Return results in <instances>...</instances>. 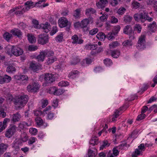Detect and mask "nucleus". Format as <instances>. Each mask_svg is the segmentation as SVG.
Listing matches in <instances>:
<instances>
[{"mask_svg":"<svg viewBox=\"0 0 157 157\" xmlns=\"http://www.w3.org/2000/svg\"><path fill=\"white\" fill-rule=\"evenodd\" d=\"M147 5L149 6H157V1L155 2L154 0H147Z\"/></svg>","mask_w":157,"mask_h":157,"instance_id":"nucleus-48","label":"nucleus"},{"mask_svg":"<svg viewBox=\"0 0 157 157\" xmlns=\"http://www.w3.org/2000/svg\"><path fill=\"white\" fill-rule=\"evenodd\" d=\"M119 111L118 110H117L114 112V114L113 115V117L112 118V121H116V118H117L119 115Z\"/></svg>","mask_w":157,"mask_h":157,"instance_id":"nucleus-47","label":"nucleus"},{"mask_svg":"<svg viewBox=\"0 0 157 157\" xmlns=\"http://www.w3.org/2000/svg\"><path fill=\"white\" fill-rule=\"evenodd\" d=\"M16 131V128H9L6 132L5 136L9 138H10L14 134Z\"/></svg>","mask_w":157,"mask_h":157,"instance_id":"nucleus-15","label":"nucleus"},{"mask_svg":"<svg viewBox=\"0 0 157 157\" xmlns=\"http://www.w3.org/2000/svg\"><path fill=\"white\" fill-rule=\"evenodd\" d=\"M123 33L125 34L129 35V38L131 39H133L134 38V32L131 25H128L126 26L124 29Z\"/></svg>","mask_w":157,"mask_h":157,"instance_id":"nucleus-6","label":"nucleus"},{"mask_svg":"<svg viewBox=\"0 0 157 157\" xmlns=\"http://www.w3.org/2000/svg\"><path fill=\"white\" fill-rule=\"evenodd\" d=\"M45 56H47L48 58L54 56V52L53 51L51 50L46 49L44 51Z\"/></svg>","mask_w":157,"mask_h":157,"instance_id":"nucleus-29","label":"nucleus"},{"mask_svg":"<svg viewBox=\"0 0 157 157\" xmlns=\"http://www.w3.org/2000/svg\"><path fill=\"white\" fill-rule=\"evenodd\" d=\"M11 49V53L16 56L22 55L23 52L22 49L17 46H12Z\"/></svg>","mask_w":157,"mask_h":157,"instance_id":"nucleus-5","label":"nucleus"},{"mask_svg":"<svg viewBox=\"0 0 157 157\" xmlns=\"http://www.w3.org/2000/svg\"><path fill=\"white\" fill-rule=\"evenodd\" d=\"M57 60V58L55 56H53L48 58L47 60V64L49 65L52 64Z\"/></svg>","mask_w":157,"mask_h":157,"instance_id":"nucleus-26","label":"nucleus"},{"mask_svg":"<svg viewBox=\"0 0 157 157\" xmlns=\"http://www.w3.org/2000/svg\"><path fill=\"white\" fill-rule=\"evenodd\" d=\"M141 151L138 149H136L135 150V152L132 154V157H137V156L139 155Z\"/></svg>","mask_w":157,"mask_h":157,"instance_id":"nucleus-58","label":"nucleus"},{"mask_svg":"<svg viewBox=\"0 0 157 157\" xmlns=\"http://www.w3.org/2000/svg\"><path fill=\"white\" fill-rule=\"evenodd\" d=\"M36 140H37V139L35 137H32L28 140V144L29 145H31L34 143Z\"/></svg>","mask_w":157,"mask_h":157,"instance_id":"nucleus-55","label":"nucleus"},{"mask_svg":"<svg viewBox=\"0 0 157 157\" xmlns=\"http://www.w3.org/2000/svg\"><path fill=\"white\" fill-rule=\"evenodd\" d=\"M29 67L34 71H38L40 68L39 65L37 63L33 62L30 63Z\"/></svg>","mask_w":157,"mask_h":157,"instance_id":"nucleus-18","label":"nucleus"},{"mask_svg":"<svg viewBox=\"0 0 157 157\" xmlns=\"http://www.w3.org/2000/svg\"><path fill=\"white\" fill-rule=\"evenodd\" d=\"M32 124V121H28L27 122L25 121H22L21 122L18 126V128H25V127H30Z\"/></svg>","mask_w":157,"mask_h":157,"instance_id":"nucleus-21","label":"nucleus"},{"mask_svg":"<svg viewBox=\"0 0 157 157\" xmlns=\"http://www.w3.org/2000/svg\"><path fill=\"white\" fill-rule=\"evenodd\" d=\"M115 35L112 32L106 35V37L109 40H113L115 38L114 36Z\"/></svg>","mask_w":157,"mask_h":157,"instance_id":"nucleus-52","label":"nucleus"},{"mask_svg":"<svg viewBox=\"0 0 157 157\" xmlns=\"http://www.w3.org/2000/svg\"><path fill=\"white\" fill-rule=\"evenodd\" d=\"M133 8L134 9H137L139 8L140 6V4L136 1H134L132 3Z\"/></svg>","mask_w":157,"mask_h":157,"instance_id":"nucleus-51","label":"nucleus"},{"mask_svg":"<svg viewBox=\"0 0 157 157\" xmlns=\"http://www.w3.org/2000/svg\"><path fill=\"white\" fill-rule=\"evenodd\" d=\"M96 12L95 10L92 8H89L86 10V15L90 16L92 14H93Z\"/></svg>","mask_w":157,"mask_h":157,"instance_id":"nucleus-31","label":"nucleus"},{"mask_svg":"<svg viewBox=\"0 0 157 157\" xmlns=\"http://www.w3.org/2000/svg\"><path fill=\"white\" fill-rule=\"evenodd\" d=\"M10 32L15 36H17L19 38H21L22 35V33L20 30L17 28L12 29Z\"/></svg>","mask_w":157,"mask_h":157,"instance_id":"nucleus-13","label":"nucleus"},{"mask_svg":"<svg viewBox=\"0 0 157 157\" xmlns=\"http://www.w3.org/2000/svg\"><path fill=\"white\" fill-rule=\"evenodd\" d=\"M28 97L26 95L21 96L14 101L15 104L18 107H22L25 105L28 100Z\"/></svg>","mask_w":157,"mask_h":157,"instance_id":"nucleus-1","label":"nucleus"},{"mask_svg":"<svg viewBox=\"0 0 157 157\" xmlns=\"http://www.w3.org/2000/svg\"><path fill=\"white\" fill-rule=\"evenodd\" d=\"M36 122L38 125H41L43 123L42 120L40 117H37L35 119Z\"/></svg>","mask_w":157,"mask_h":157,"instance_id":"nucleus-49","label":"nucleus"},{"mask_svg":"<svg viewBox=\"0 0 157 157\" xmlns=\"http://www.w3.org/2000/svg\"><path fill=\"white\" fill-rule=\"evenodd\" d=\"M72 39L73 40L72 43L73 44H81L83 43V40L82 39L78 40V36L75 35L72 37Z\"/></svg>","mask_w":157,"mask_h":157,"instance_id":"nucleus-17","label":"nucleus"},{"mask_svg":"<svg viewBox=\"0 0 157 157\" xmlns=\"http://www.w3.org/2000/svg\"><path fill=\"white\" fill-rule=\"evenodd\" d=\"M79 73V72L77 70H75L72 71L68 75L69 78L73 79L75 78L76 75Z\"/></svg>","mask_w":157,"mask_h":157,"instance_id":"nucleus-33","label":"nucleus"},{"mask_svg":"<svg viewBox=\"0 0 157 157\" xmlns=\"http://www.w3.org/2000/svg\"><path fill=\"white\" fill-rule=\"evenodd\" d=\"M99 142L98 138L97 136L93 135L89 143L90 145L94 146L98 144Z\"/></svg>","mask_w":157,"mask_h":157,"instance_id":"nucleus-19","label":"nucleus"},{"mask_svg":"<svg viewBox=\"0 0 157 157\" xmlns=\"http://www.w3.org/2000/svg\"><path fill=\"white\" fill-rule=\"evenodd\" d=\"M58 23L60 28L66 27V30L68 31L71 27V23L68 21L67 19L65 17L60 18L58 20Z\"/></svg>","mask_w":157,"mask_h":157,"instance_id":"nucleus-2","label":"nucleus"},{"mask_svg":"<svg viewBox=\"0 0 157 157\" xmlns=\"http://www.w3.org/2000/svg\"><path fill=\"white\" fill-rule=\"evenodd\" d=\"M16 69L14 67L11 65H8L6 69V71L9 73H13V71H15Z\"/></svg>","mask_w":157,"mask_h":157,"instance_id":"nucleus-38","label":"nucleus"},{"mask_svg":"<svg viewBox=\"0 0 157 157\" xmlns=\"http://www.w3.org/2000/svg\"><path fill=\"white\" fill-rule=\"evenodd\" d=\"M111 54L114 58H118L120 55V51L119 50H115L110 51Z\"/></svg>","mask_w":157,"mask_h":157,"instance_id":"nucleus-23","label":"nucleus"},{"mask_svg":"<svg viewBox=\"0 0 157 157\" xmlns=\"http://www.w3.org/2000/svg\"><path fill=\"white\" fill-rule=\"evenodd\" d=\"M50 90L52 91V93H53L54 94L56 95H60L63 92L62 89H56V87H54L51 88Z\"/></svg>","mask_w":157,"mask_h":157,"instance_id":"nucleus-16","label":"nucleus"},{"mask_svg":"<svg viewBox=\"0 0 157 157\" xmlns=\"http://www.w3.org/2000/svg\"><path fill=\"white\" fill-rule=\"evenodd\" d=\"M48 36L45 34L38 35V41L39 44H44L48 43Z\"/></svg>","mask_w":157,"mask_h":157,"instance_id":"nucleus-8","label":"nucleus"},{"mask_svg":"<svg viewBox=\"0 0 157 157\" xmlns=\"http://www.w3.org/2000/svg\"><path fill=\"white\" fill-rule=\"evenodd\" d=\"M80 61V59L78 57H75L73 58V61L71 62L72 65H75Z\"/></svg>","mask_w":157,"mask_h":157,"instance_id":"nucleus-57","label":"nucleus"},{"mask_svg":"<svg viewBox=\"0 0 157 157\" xmlns=\"http://www.w3.org/2000/svg\"><path fill=\"white\" fill-rule=\"evenodd\" d=\"M129 146V145L127 144L126 143L124 142L117 146V148H119V149H126Z\"/></svg>","mask_w":157,"mask_h":157,"instance_id":"nucleus-41","label":"nucleus"},{"mask_svg":"<svg viewBox=\"0 0 157 157\" xmlns=\"http://www.w3.org/2000/svg\"><path fill=\"white\" fill-rule=\"evenodd\" d=\"M17 80H21L23 81V82L26 83L28 82L29 78L26 75H17L15 77Z\"/></svg>","mask_w":157,"mask_h":157,"instance_id":"nucleus-14","label":"nucleus"},{"mask_svg":"<svg viewBox=\"0 0 157 157\" xmlns=\"http://www.w3.org/2000/svg\"><path fill=\"white\" fill-rule=\"evenodd\" d=\"M4 38L7 41H9L10 39L12 37V34L8 33L6 32L3 35Z\"/></svg>","mask_w":157,"mask_h":157,"instance_id":"nucleus-37","label":"nucleus"},{"mask_svg":"<svg viewBox=\"0 0 157 157\" xmlns=\"http://www.w3.org/2000/svg\"><path fill=\"white\" fill-rule=\"evenodd\" d=\"M25 5L26 6L25 8L23 9V11L24 12H25L28 11L31 8L34 6L35 5L33 4V2L31 1H28L25 3Z\"/></svg>","mask_w":157,"mask_h":157,"instance_id":"nucleus-12","label":"nucleus"},{"mask_svg":"<svg viewBox=\"0 0 157 157\" xmlns=\"http://www.w3.org/2000/svg\"><path fill=\"white\" fill-rule=\"evenodd\" d=\"M13 117L12 121L13 122H16L18 121L21 118V116L18 112H17L13 115Z\"/></svg>","mask_w":157,"mask_h":157,"instance_id":"nucleus-24","label":"nucleus"},{"mask_svg":"<svg viewBox=\"0 0 157 157\" xmlns=\"http://www.w3.org/2000/svg\"><path fill=\"white\" fill-rule=\"evenodd\" d=\"M41 107L42 108L45 107L48 104V101L47 100H41Z\"/></svg>","mask_w":157,"mask_h":157,"instance_id":"nucleus-63","label":"nucleus"},{"mask_svg":"<svg viewBox=\"0 0 157 157\" xmlns=\"http://www.w3.org/2000/svg\"><path fill=\"white\" fill-rule=\"evenodd\" d=\"M69 83L67 81H61L59 83V86H65L69 85Z\"/></svg>","mask_w":157,"mask_h":157,"instance_id":"nucleus-64","label":"nucleus"},{"mask_svg":"<svg viewBox=\"0 0 157 157\" xmlns=\"http://www.w3.org/2000/svg\"><path fill=\"white\" fill-rule=\"evenodd\" d=\"M63 35L61 33L58 35L56 37V40L58 42H61L62 41L63 39Z\"/></svg>","mask_w":157,"mask_h":157,"instance_id":"nucleus-60","label":"nucleus"},{"mask_svg":"<svg viewBox=\"0 0 157 157\" xmlns=\"http://www.w3.org/2000/svg\"><path fill=\"white\" fill-rule=\"evenodd\" d=\"M39 89V84L35 82L30 83L27 87V90L29 92H36Z\"/></svg>","mask_w":157,"mask_h":157,"instance_id":"nucleus-7","label":"nucleus"},{"mask_svg":"<svg viewBox=\"0 0 157 157\" xmlns=\"http://www.w3.org/2000/svg\"><path fill=\"white\" fill-rule=\"evenodd\" d=\"M37 49V47L33 45H30L28 48V50L30 51H34Z\"/></svg>","mask_w":157,"mask_h":157,"instance_id":"nucleus-54","label":"nucleus"},{"mask_svg":"<svg viewBox=\"0 0 157 157\" xmlns=\"http://www.w3.org/2000/svg\"><path fill=\"white\" fill-rule=\"evenodd\" d=\"M96 36L100 40L103 41L106 37V36L104 33L102 32H100L97 34Z\"/></svg>","mask_w":157,"mask_h":157,"instance_id":"nucleus-34","label":"nucleus"},{"mask_svg":"<svg viewBox=\"0 0 157 157\" xmlns=\"http://www.w3.org/2000/svg\"><path fill=\"white\" fill-rule=\"evenodd\" d=\"M81 10L80 9H77L74 10L73 13V16L75 19L80 18L81 15Z\"/></svg>","mask_w":157,"mask_h":157,"instance_id":"nucleus-30","label":"nucleus"},{"mask_svg":"<svg viewBox=\"0 0 157 157\" xmlns=\"http://www.w3.org/2000/svg\"><path fill=\"white\" fill-rule=\"evenodd\" d=\"M148 28L150 31L151 32H154L157 29L156 23L154 21L151 24L148 26Z\"/></svg>","mask_w":157,"mask_h":157,"instance_id":"nucleus-25","label":"nucleus"},{"mask_svg":"<svg viewBox=\"0 0 157 157\" xmlns=\"http://www.w3.org/2000/svg\"><path fill=\"white\" fill-rule=\"evenodd\" d=\"M148 13L144 11L139 13H137L134 14V18L136 21L141 22L142 23L144 22V19H146L145 16H147Z\"/></svg>","mask_w":157,"mask_h":157,"instance_id":"nucleus-3","label":"nucleus"},{"mask_svg":"<svg viewBox=\"0 0 157 157\" xmlns=\"http://www.w3.org/2000/svg\"><path fill=\"white\" fill-rule=\"evenodd\" d=\"M119 46V43L117 41H114L109 44L110 48H114Z\"/></svg>","mask_w":157,"mask_h":157,"instance_id":"nucleus-50","label":"nucleus"},{"mask_svg":"<svg viewBox=\"0 0 157 157\" xmlns=\"http://www.w3.org/2000/svg\"><path fill=\"white\" fill-rule=\"evenodd\" d=\"M132 18V17L129 15H125L124 17V21L126 22H129L131 21Z\"/></svg>","mask_w":157,"mask_h":157,"instance_id":"nucleus-44","label":"nucleus"},{"mask_svg":"<svg viewBox=\"0 0 157 157\" xmlns=\"http://www.w3.org/2000/svg\"><path fill=\"white\" fill-rule=\"evenodd\" d=\"M91 146H90L88 151V154L89 157H94L95 156L94 152L91 149Z\"/></svg>","mask_w":157,"mask_h":157,"instance_id":"nucleus-42","label":"nucleus"},{"mask_svg":"<svg viewBox=\"0 0 157 157\" xmlns=\"http://www.w3.org/2000/svg\"><path fill=\"white\" fill-rule=\"evenodd\" d=\"M109 145L110 144L108 143V141L106 140H105L103 141V144L100 147V150H103L105 147H108Z\"/></svg>","mask_w":157,"mask_h":157,"instance_id":"nucleus-39","label":"nucleus"},{"mask_svg":"<svg viewBox=\"0 0 157 157\" xmlns=\"http://www.w3.org/2000/svg\"><path fill=\"white\" fill-rule=\"evenodd\" d=\"M28 39L29 42L31 43H33L36 41L35 37L32 34H28L27 35Z\"/></svg>","mask_w":157,"mask_h":157,"instance_id":"nucleus-35","label":"nucleus"},{"mask_svg":"<svg viewBox=\"0 0 157 157\" xmlns=\"http://www.w3.org/2000/svg\"><path fill=\"white\" fill-rule=\"evenodd\" d=\"M107 3V0H100L98 2L96 3V6L98 8L103 9L105 6V5Z\"/></svg>","mask_w":157,"mask_h":157,"instance_id":"nucleus-22","label":"nucleus"},{"mask_svg":"<svg viewBox=\"0 0 157 157\" xmlns=\"http://www.w3.org/2000/svg\"><path fill=\"white\" fill-rule=\"evenodd\" d=\"M92 62V59L89 58H87L82 61L81 64L82 66H85L89 65Z\"/></svg>","mask_w":157,"mask_h":157,"instance_id":"nucleus-28","label":"nucleus"},{"mask_svg":"<svg viewBox=\"0 0 157 157\" xmlns=\"http://www.w3.org/2000/svg\"><path fill=\"white\" fill-rule=\"evenodd\" d=\"M104 63L107 66L110 65L112 63L111 60L110 59L106 58L104 60Z\"/></svg>","mask_w":157,"mask_h":157,"instance_id":"nucleus-59","label":"nucleus"},{"mask_svg":"<svg viewBox=\"0 0 157 157\" xmlns=\"http://www.w3.org/2000/svg\"><path fill=\"white\" fill-rule=\"evenodd\" d=\"M8 147V145L6 144L3 143L0 144V151L3 153L6 151Z\"/></svg>","mask_w":157,"mask_h":157,"instance_id":"nucleus-36","label":"nucleus"},{"mask_svg":"<svg viewBox=\"0 0 157 157\" xmlns=\"http://www.w3.org/2000/svg\"><path fill=\"white\" fill-rule=\"evenodd\" d=\"M45 57V56L44 51H42L40 52L39 55L37 56L36 59L39 62H43L44 60Z\"/></svg>","mask_w":157,"mask_h":157,"instance_id":"nucleus-27","label":"nucleus"},{"mask_svg":"<svg viewBox=\"0 0 157 157\" xmlns=\"http://www.w3.org/2000/svg\"><path fill=\"white\" fill-rule=\"evenodd\" d=\"M122 44L124 46L128 47L132 45V44L131 41L127 40L124 41L122 43Z\"/></svg>","mask_w":157,"mask_h":157,"instance_id":"nucleus-53","label":"nucleus"},{"mask_svg":"<svg viewBox=\"0 0 157 157\" xmlns=\"http://www.w3.org/2000/svg\"><path fill=\"white\" fill-rule=\"evenodd\" d=\"M134 31H137L138 33H140L141 32L142 27L139 24H136L134 26Z\"/></svg>","mask_w":157,"mask_h":157,"instance_id":"nucleus-40","label":"nucleus"},{"mask_svg":"<svg viewBox=\"0 0 157 157\" xmlns=\"http://www.w3.org/2000/svg\"><path fill=\"white\" fill-rule=\"evenodd\" d=\"M23 143L20 139H16L12 144V147L16 151H18L20 149L21 146L22 145Z\"/></svg>","mask_w":157,"mask_h":157,"instance_id":"nucleus-11","label":"nucleus"},{"mask_svg":"<svg viewBox=\"0 0 157 157\" xmlns=\"http://www.w3.org/2000/svg\"><path fill=\"white\" fill-rule=\"evenodd\" d=\"M33 23L35 28L39 29L40 28V25L39 24L38 21L36 20H33L32 21Z\"/></svg>","mask_w":157,"mask_h":157,"instance_id":"nucleus-46","label":"nucleus"},{"mask_svg":"<svg viewBox=\"0 0 157 157\" xmlns=\"http://www.w3.org/2000/svg\"><path fill=\"white\" fill-rule=\"evenodd\" d=\"M81 28L82 29V30L84 32H87L88 31L89 28L87 26L89 24L90 21L88 19H85L83 20L81 22Z\"/></svg>","mask_w":157,"mask_h":157,"instance_id":"nucleus-10","label":"nucleus"},{"mask_svg":"<svg viewBox=\"0 0 157 157\" xmlns=\"http://www.w3.org/2000/svg\"><path fill=\"white\" fill-rule=\"evenodd\" d=\"M6 116V113L3 107H0V116L3 118H4Z\"/></svg>","mask_w":157,"mask_h":157,"instance_id":"nucleus-45","label":"nucleus"},{"mask_svg":"<svg viewBox=\"0 0 157 157\" xmlns=\"http://www.w3.org/2000/svg\"><path fill=\"white\" fill-rule=\"evenodd\" d=\"M146 36L141 35L139 38L138 43L136 45L137 48L139 49L143 50L146 48Z\"/></svg>","mask_w":157,"mask_h":157,"instance_id":"nucleus-4","label":"nucleus"},{"mask_svg":"<svg viewBox=\"0 0 157 157\" xmlns=\"http://www.w3.org/2000/svg\"><path fill=\"white\" fill-rule=\"evenodd\" d=\"M10 121V119L9 118H6L4 119L3 121V124L1 128H6L7 126L6 123H8Z\"/></svg>","mask_w":157,"mask_h":157,"instance_id":"nucleus-61","label":"nucleus"},{"mask_svg":"<svg viewBox=\"0 0 157 157\" xmlns=\"http://www.w3.org/2000/svg\"><path fill=\"white\" fill-rule=\"evenodd\" d=\"M42 77H44V80L47 83H51L55 80V78L54 75L51 73H46L44 76H41Z\"/></svg>","mask_w":157,"mask_h":157,"instance_id":"nucleus-9","label":"nucleus"},{"mask_svg":"<svg viewBox=\"0 0 157 157\" xmlns=\"http://www.w3.org/2000/svg\"><path fill=\"white\" fill-rule=\"evenodd\" d=\"M40 26L43 30L44 32L45 33L48 32L51 29V26L48 22H46L45 24H41Z\"/></svg>","mask_w":157,"mask_h":157,"instance_id":"nucleus-20","label":"nucleus"},{"mask_svg":"<svg viewBox=\"0 0 157 157\" xmlns=\"http://www.w3.org/2000/svg\"><path fill=\"white\" fill-rule=\"evenodd\" d=\"M125 10L126 9L124 8H120L118 10L117 13L119 15H122L124 13Z\"/></svg>","mask_w":157,"mask_h":157,"instance_id":"nucleus-62","label":"nucleus"},{"mask_svg":"<svg viewBox=\"0 0 157 157\" xmlns=\"http://www.w3.org/2000/svg\"><path fill=\"white\" fill-rule=\"evenodd\" d=\"M20 138L21 139H20L21 140V141L22 142H25L28 140L29 137L26 133L24 132L21 134Z\"/></svg>","mask_w":157,"mask_h":157,"instance_id":"nucleus-32","label":"nucleus"},{"mask_svg":"<svg viewBox=\"0 0 157 157\" xmlns=\"http://www.w3.org/2000/svg\"><path fill=\"white\" fill-rule=\"evenodd\" d=\"M120 26L117 25L115 26L112 31V33L115 35H116L118 33L120 29Z\"/></svg>","mask_w":157,"mask_h":157,"instance_id":"nucleus-43","label":"nucleus"},{"mask_svg":"<svg viewBox=\"0 0 157 157\" xmlns=\"http://www.w3.org/2000/svg\"><path fill=\"white\" fill-rule=\"evenodd\" d=\"M37 130L36 128H30L29 132L31 134L35 135L37 134Z\"/></svg>","mask_w":157,"mask_h":157,"instance_id":"nucleus-56","label":"nucleus"}]
</instances>
